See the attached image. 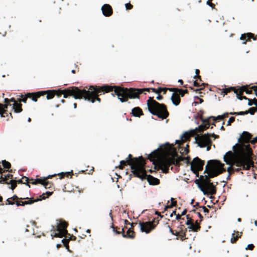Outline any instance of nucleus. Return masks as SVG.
I'll return each instance as SVG.
<instances>
[{
	"instance_id": "3",
	"label": "nucleus",
	"mask_w": 257,
	"mask_h": 257,
	"mask_svg": "<svg viewBox=\"0 0 257 257\" xmlns=\"http://www.w3.org/2000/svg\"><path fill=\"white\" fill-rule=\"evenodd\" d=\"M246 153L235 154L231 151L227 152L224 155V161L230 166L228 167L227 171L228 173L227 179H229L230 176L234 172H239L242 170H248L250 169L252 162L251 160L252 150L249 145L246 147Z\"/></svg>"
},
{
	"instance_id": "48",
	"label": "nucleus",
	"mask_w": 257,
	"mask_h": 257,
	"mask_svg": "<svg viewBox=\"0 0 257 257\" xmlns=\"http://www.w3.org/2000/svg\"><path fill=\"white\" fill-rule=\"evenodd\" d=\"M165 151L168 152H170V150L172 149V146L170 145L169 143H166L165 145Z\"/></svg>"
},
{
	"instance_id": "4",
	"label": "nucleus",
	"mask_w": 257,
	"mask_h": 257,
	"mask_svg": "<svg viewBox=\"0 0 257 257\" xmlns=\"http://www.w3.org/2000/svg\"><path fill=\"white\" fill-rule=\"evenodd\" d=\"M148 159L153 162L155 169L161 170L163 173L166 174L169 172L171 166L174 165L179 168L181 165V162L185 161L187 158L180 156L176 159L175 157H162L161 150L158 149L151 153Z\"/></svg>"
},
{
	"instance_id": "17",
	"label": "nucleus",
	"mask_w": 257,
	"mask_h": 257,
	"mask_svg": "<svg viewBox=\"0 0 257 257\" xmlns=\"http://www.w3.org/2000/svg\"><path fill=\"white\" fill-rule=\"evenodd\" d=\"M251 138V135L247 132H243L239 139L240 143H248Z\"/></svg>"
},
{
	"instance_id": "30",
	"label": "nucleus",
	"mask_w": 257,
	"mask_h": 257,
	"mask_svg": "<svg viewBox=\"0 0 257 257\" xmlns=\"http://www.w3.org/2000/svg\"><path fill=\"white\" fill-rule=\"evenodd\" d=\"M188 228L192 231L197 232L200 230V224H195L193 222L189 225Z\"/></svg>"
},
{
	"instance_id": "47",
	"label": "nucleus",
	"mask_w": 257,
	"mask_h": 257,
	"mask_svg": "<svg viewBox=\"0 0 257 257\" xmlns=\"http://www.w3.org/2000/svg\"><path fill=\"white\" fill-rule=\"evenodd\" d=\"M12 200L14 202L18 200H24L25 199H28V197L26 198H19L16 195H14L13 197H11Z\"/></svg>"
},
{
	"instance_id": "27",
	"label": "nucleus",
	"mask_w": 257,
	"mask_h": 257,
	"mask_svg": "<svg viewBox=\"0 0 257 257\" xmlns=\"http://www.w3.org/2000/svg\"><path fill=\"white\" fill-rule=\"evenodd\" d=\"M238 90V88L236 89L235 87H229L228 88L222 89L221 94H223V95H226L228 93L233 91L234 93L236 94Z\"/></svg>"
},
{
	"instance_id": "35",
	"label": "nucleus",
	"mask_w": 257,
	"mask_h": 257,
	"mask_svg": "<svg viewBox=\"0 0 257 257\" xmlns=\"http://www.w3.org/2000/svg\"><path fill=\"white\" fill-rule=\"evenodd\" d=\"M2 163L5 169H9L11 167V163L6 160L2 161Z\"/></svg>"
},
{
	"instance_id": "36",
	"label": "nucleus",
	"mask_w": 257,
	"mask_h": 257,
	"mask_svg": "<svg viewBox=\"0 0 257 257\" xmlns=\"http://www.w3.org/2000/svg\"><path fill=\"white\" fill-rule=\"evenodd\" d=\"M44 186L46 189H50L53 186V184L52 182L45 180Z\"/></svg>"
},
{
	"instance_id": "64",
	"label": "nucleus",
	"mask_w": 257,
	"mask_h": 257,
	"mask_svg": "<svg viewBox=\"0 0 257 257\" xmlns=\"http://www.w3.org/2000/svg\"><path fill=\"white\" fill-rule=\"evenodd\" d=\"M250 142L252 144H255V143H256L257 142V137H255V138H254L251 141H250Z\"/></svg>"
},
{
	"instance_id": "56",
	"label": "nucleus",
	"mask_w": 257,
	"mask_h": 257,
	"mask_svg": "<svg viewBox=\"0 0 257 257\" xmlns=\"http://www.w3.org/2000/svg\"><path fill=\"white\" fill-rule=\"evenodd\" d=\"M209 134L210 135L209 138L210 137H212L214 138V139H218V138H219V136L217 135H215L214 133H213L212 134Z\"/></svg>"
},
{
	"instance_id": "58",
	"label": "nucleus",
	"mask_w": 257,
	"mask_h": 257,
	"mask_svg": "<svg viewBox=\"0 0 257 257\" xmlns=\"http://www.w3.org/2000/svg\"><path fill=\"white\" fill-rule=\"evenodd\" d=\"M251 88L253 89V91H254L255 95L257 96V86H252Z\"/></svg>"
},
{
	"instance_id": "23",
	"label": "nucleus",
	"mask_w": 257,
	"mask_h": 257,
	"mask_svg": "<svg viewBox=\"0 0 257 257\" xmlns=\"http://www.w3.org/2000/svg\"><path fill=\"white\" fill-rule=\"evenodd\" d=\"M242 232H239L238 231H234V233L232 234V237L230 241L232 243H234L236 242L239 238H240L242 236Z\"/></svg>"
},
{
	"instance_id": "5",
	"label": "nucleus",
	"mask_w": 257,
	"mask_h": 257,
	"mask_svg": "<svg viewBox=\"0 0 257 257\" xmlns=\"http://www.w3.org/2000/svg\"><path fill=\"white\" fill-rule=\"evenodd\" d=\"M224 164L216 160H211L208 161L205 166L204 173L207 175L201 176L200 180L202 184V186L206 187L211 183L209 178H214L225 172L226 169L224 168Z\"/></svg>"
},
{
	"instance_id": "61",
	"label": "nucleus",
	"mask_w": 257,
	"mask_h": 257,
	"mask_svg": "<svg viewBox=\"0 0 257 257\" xmlns=\"http://www.w3.org/2000/svg\"><path fill=\"white\" fill-rule=\"evenodd\" d=\"M177 93L178 94V95L180 97H183L184 96V92H182V91H178L177 92Z\"/></svg>"
},
{
	"instance_id": "21",
	"label": "nucleus",
	"mask_w": 257,
	"mask_h": 257,
	"mask_svg": "<svg viewBox=\"0 0 257 257\" xmlns=\"http://www.w3.org/2000/svg\"><path fill=\"white\" fill-rule=\"evenodd\" d=\"M45 198V197H43L42 199H34L33 198H28V199H27L28 200L25 201H22L23 200H20L21 205V206H25V205L31 204L34 202H36L39 201H41L42 200L44 199Z\"/></svg>"
},
{
	"instance_id": "42",
	"label": "nucleus",
	"mask_w": 257,
	"mask_h": 257,
	"mask_svg": "<svg viewBox=\"0 0 257 257\" xmlns=\"http://www.w3.org/2000/svg\"><path fill=\"white\" fill-rule=\"evenodd\" d=\"M171 203L170 205H167L166 206V208H172L173 206H176L177 205V201H175L174 199L173 198H171Z\"/></svg>"
},
{
	"instance_id": "2",
	"label": "nucleus",
	"mask_w": 257,
	"mask_h": 257,
	"mask_svg": "<svg viewBox=\"0 0 257 257\" xmlns=\"http://www.w3.org/2000/svg\"><path fill=\"white\" fill-rule=\"evenodd\" d=\"M91 89H93L94 97L99 98V93L104 92L105 93L114 91L112 93L113 96H117L118 99L121 102H126L128 99L139 98L140 94L145 91L150 92V90L157 93V89L154 88H124L118 86H109L107 85L102 86H91Z\"/></svg>"
},
{
	"instance_id": "9",
	"label": "nucleus",
	"mask_w": 257,
	"mask_h": 257,
	"mask_svg": "<svg viewBox=\"0 0 257 257\" xmlns=\"http://www.w3.org/2000/svg\"><path fill=\"white\" fill-rule=\"evenodd\" d=\"M158 223L159 220L157 218H154L152 221H140L139 226L142 232L149 233L155 228Z\"/></svg>"
},
{
	"instance_id": "26",
	"label": "nucleus",
	"mask_w": 257,
	"mask_h": 257,
	"mask_svg": "<svg viewBox=\"0 0 257 257\" xmlns=\"http://www.w3.org/2000/svg\"><path fill=\"white\" fill-rule=\"evenodd\" d=\"M13 109L15 113H20L23 111L22 104L19 102L13 103Z\"/></svg>"
},
{
	"instance_id": "20",
	"label": "nucleus",
	"mask_w": 257,
	"mask_h": 257,
	"mask_svg": "<svg viewBox=\"0 0 257 257\" xmlns=\"http://www.w3.org/2000/svg\"><path fill=\"white\" fill-rule=\"evenodd\" d=\"M8 106L7 104L0 103V116L2 117H8L9 113L8 111Z\"/></svg>"
},
{
	"instance_id": "43",
	"label": "nucleus",
	"mask_w": 257,
	"mask_h": 257,
	"mask_svg": "<svg viewBox=\"0 0 257 257\" xmlns=\"http://www.w3.org/2000/svg\"><path fill=\"white\" fill-rule=\"evenodd\" d=\"M52 193V192H46V193H43L42 195H40L39 199H42L43 197H45V198L44 199H45L46 198L51 195Z\"/></svg>"
},
{
	"instance_id": "25",
	"label": "nucleus",
	"mask_w": 257,
	"mask_h": 257,
	"mask_svg": "<svg viewBox=\"0 0 257 257\" xmlns=\"http://www.w3.org/2000/svg\"><path fill=\"white\" fill-rule=\"evenodd\" d=\"M253 89L250 88H248L247 86H242L241 87H239L238 90V93L240 94L241 93H243V92H245L247 94H251L252 93Z\"/></svg>"
},
{
	"instance_id": "28",
	"label": "nucleus",
	"mask_w": 257,
	"mask_h": 257,
	"mask_svg": "<svg viewBox=\"0 0 257 257\" xmlns=\"http://www.w3.org/2000/svg\"><path fill=\"white\" fill-rule=\"evenodd\" d=\"M45 180H46V178H38L36 179H34L32 178L30 181L32 182H31L32 184L34 185H37L38 184H41L42 185L44 186V184L45 182Z\"/></svg>"
},
{
	"instance_id": "62",
	"label": "nucleus",
	"mask_w": 257,
	"mask_h": 257,
	"mask_svg": "<svg viewBox=\"0 0 257 257\" xmlns=\"http://www.w3.org/2000/svg\"><path fill=\"white\" fill-rule=\"evenodd\" d=\"M179 91L183 92L184 94L188 93V91L187 89L183 90V89H179Z\"/></svg>"
},
{
	"instance_id": "53",
	"label": "nucleus",
	"mask_w": 257,
	"mask_h": 257,
	"mask_svg": "<svg viewBox=\"0 0 257 257\" xmlns=\"http://www.w3.org/2000/svg\"><path fill=\"white\" fill-rule=\"evenodd\" d=\"M125 6L126 9L127 10H131L133 7V5L130 3H127Z\"/></svg>"
},
{
	"instance_id": "11",
	"label": "nucleus",
	"mask_w": 257,
	"mask_h": 257,
	"mask_svg": "<svg viewBox=\"0 0 257 257\" xmlns=\"http://www.w3.org/2000/svg\"><path fill=\"white\" fill-rule=\"evenodd\" d=\"M203 113L204 111L203 110H200L199 112L198 113V114L200 115L199 117L202 121V124L198 126V131L199 132H203L204 131L207 130L209 127L211 123V118L215 120L214 116H210L206 118H204L203 116Z\"/></svg>"
},
{
	"instance_id": "13",
	"label": "nucleus",
	"mask_w": 257,
	"mask_h": 257,
	"mask_svg": "<svg viewBox=\"0 0 257 257\" xmlns=\"http://www.w3.org/2000/svg\"><path fill=\"white\" fill-rule=\"evenodd\" d=\"M111 227L113 229V231L115 232L116 234H119L121 233L123 237L133 239L135 237V232L133 230V228H128L126 233H125L124 228H127L126 226L121 228V231H118L117 229H119V228H117V227H115L113 225H112Z\"/></svg>"
},
{
	"instance_id": "6",
	"label": "nucleus",
	"mask_w": 257,
	"mask_h": 257,
	"mask_svg": "<svg viewBox=\"0 0 257 257\" xmlns=\"http://www.w3.org/2000/svg\"><path fill=\"white\" fill-rule=\"evenodd\" d=\"M145 165L146 162L145 159L142 156H141L139 158H135L132 161L126 160L121 161L118 168L122 170L124 166L130 165L132 172L135 177L143 178V175L141 173L144 172Z\"/></svg>"
},
{
	"instance_id": "50",
	"label": "nucleus",
	"mask_w": 257,
	"mask_h": 257,
	"mask_svg": "<svg viewBox=\"0 0 257 257\" xmlns=\"http://www.w3.org/2000/svg\"><path fill=\"white\" fill-rule=\"evenodd\" d=\"M15 204V202L12 200L11 198H9L7 199L6 200V205H14Z\"/></svg>"
},
{
	"instance_id": "45",
	"label": "nucleus",
	"mask_w": 257,
	"mask_h": 257,
	"mask_svg": "<svg viewBox=\"0 0 257 257\" xmlns=\"http://www.w3.org/2000/svg\"><path fill=\"white\" fill-rule=\"evenodd\" d=\"M257 111V107H251L249 108L248 110H247V112H248V113H250L251 115H253L254 114V113Z\"/></svg>"
},
{
	"instance_id": "39",
	"label": "nucleus",
	"mask_w": 257,
	"mask_h": 257,
	"mask_svg": "<svg viewBox=\"0 0 257 257\" xmlns=\"http://www.w3.org/2000/svg\"><path fill=\"white\" fill-rule=\"evenodd\" d=\"M9 183L11 184V188L14 190L17 187V181L15 180H10Z\"/></svg>"
},
{
	"instance_id": "19",
	"label": "nucleus",
	"mask_w": 257,
	"mask_h": 257,
	"mask_svg": "<svg viewBox=\"0 0 257 257\" xmlns=\"http://www.w3.org/2000/svg\"><path fill=\"white\" fill-rule=\"evenodd\" d=\"M191 135L188 133H185L181 137V140H176V144H178L179 146L183 144L184 142L190 140Z\"/></svg>"
},
{
	"instance_id": "8",
	"label": "nucleus",
	"mask_w": 257,
	"mask_h": 257,
	"mask_svg": "<svg viewBox=\"0 0 257 257\" xmlns=\"http://www.w3.org/2000/svg\"><path fill=\"white\" fill-rule=\"evenodd\" d=\"M210 135L207 133L204 134L201 136H197L195 138L196 141L197 142L198 146L200 148H204L207 147V151H208L211 149L212 145V141L209 138Z\"/></svg>"
},
{
	"instance_id": "18",
	"label": "nucleus",
	"mask_w": 257,
	"mask_h": 257,
	"mask_svg": "<svg viewBox=\"0 0 257 257\" xmlns=\"http://www.w3.org/2000/svg\"><path fill=\"white\" fill-rule=\"evenodd\" d=\"M240 39L241 40H245V41L242 43L243 44H245L246 41H249L250 39L256 40V37H254V35L251 33L242 34Z\"/></svg>"
},
{
	"instance_id": "31",
	"label": "nucleus",
	"mask_w": 257,
	"mask_h": 257,
	"mask_svg": "<svg viewBox=\"0 0 257 257\" xmlns=\"http://www.w3.org/2000/svg\"><path fill=\"white\" fill-rule=\"evenodd\" d=\"M29 179L27 177H23L22 179L19 180L17 181L18 183L25 184L30 187V185L29 184Z\"/></svg>"
},
{
	"instance_id": "33",
	"label": "nucleus",
	"mask_w": 257,
	"mask_h": 257,
	"mask_svg": "<svg viewBox=\"0 0 257 257\" xmlns=\"http://www.w3.org/2000/svg\"><path fill=\"white\" fill-rule=\"evenodd\" d=\"M186 231H187V229L186 228L185 229V230H182L181 233H180L179 237L182 241H183V240L187 239V238L186 237Z\"/></svg>"
},
{
	"instance_id": "57",
	"label": "nucleus",
	"mask_w": 257,
	"mask_h": 257,
	"mask_svg": "<svg viewBox=\"0 0 257 257\" xmlns=\"http://www.w3.org/2000/svg\"><path fill=\"white\" fill-rule=\"evenodd\" d=\"M198 80H197L196 81H194L193 82V85L195 87H199L201 85H200L199 83L198 82Z\"/></svg>"
},
{
	"instance_id": "49",
	"label": "nucleus",
	"mask_w": 257,
	"mask_h": 257,
	"mask_svg": "<svg viewBox=\"0 0 257 257\" xmlns=\"http://www.w3.org/2000/svg\"><path fill=\"white\" fill-rule=\"evenodd\" d=\"M179 88L175 87L168 88V90L171 92H173V93H177V92L179 91Z\"/></svg>"
},
{
	"instance_id": "7",
	"label": "nucleus",
	"mask_w": 257,
	"mask_h": 257,
	"mask_svg": "<svg viewBox=\"0 0 257 257\" xmlns=\"http://www.w3.org/2000/svg\"><path fill=\"white\" fill-rule=\"evenodd\" d=\"M147 106L150 113L162 119H166L169 115L167 106L163 103L158 102L152 97H149Z\"/></svg>"
},
{
	"instance_id": "63",
	"label": "nucleus",
	"mask_w": 257,
	"mask_h": 257,
	"mask_svg": "<svg viewBox=\"0 0 257 257\" xmlns=\"http://www.w3.org/2000/svg\"><path fill=\"white\" fill-rule=\"evenodd\" d=\"M15 204H16L17 206H21L20 200L15 201Z\"/></svg>"
},
{
	"instance_id": "37",
	"label": "nucleus",
	"mask_w": 257,
	"mask_h": 257,
	"mask_svg": "<svg viewBox=\"0 0 257 257\" xmlns=\"http://www.w3.org/2000/svg\"><path fill=\"white\" fill-rule=\"evenodd\" d=\"M230 114L231 115H243L245 114H248V112L246 111H240V112H229Z\"/></svg>"
},
{
	"instance_id": "14",
	"label": "nucleus",
	"mask_w": 257,
	"mask_h": 257,
	"mask_svg": "<svg viewBox=\"0 0 257 257\" xmlns=\"http://www.w3.org/2000/svg\"><path fill=\"white\" fill-rule=\"evenodd\" d=\"M142 174V177L141 178L139 177V178L141 179L142 180L147 179L148 182L149 183L150 185H157L160 184V180L158 178H156L153 176L151 175H147L146 174V171L145 170V168H144V170L143 173Z\"/></svg>"
},
{
	"instance_id": "15",
	"label": "nucleus",
	"mask_w": 257,
	"mask_h": 257,
	"mask_svg": "<svg viewBox=\"0 0 257 257\" xmlns=\"http://www.w3.org/2000/svg\"><path fill=\"white\" fill-rule=\"evenodd\" d=\"M199 188L203 192L204 194L208 193L212 195L215 194L216 193V188L212 183H211L210 185L209 184L206 187L199 185Z\"/></svg>"
},
{
	"instance_id": "16",
	"label": "nucleus",
	"mask_w": 257,
	"mask_h": 257,
	"mask_svg": "<svg viewBox=\"0 0 257 257\" xmlns=\"http://www.w3.org/2000/svg\"><path fill=\"white\" fill-rule=\"evenodd\" d=\"M103 15L105 17H110L113 14L112 8L109 4H104L101 8Z\"/></svg>"
},
{
	"instance_id": "51",
	"label": "nucleus",
	"mask_w": 257,
	"mask_h": 257,
	"mask_svg": "<svg viewBox=\"0 0 257 257\" xmlns=\"http://www.w3.org/2000/svg\"><path fill=\"white\" fill-rule=\"evenodd\" d=\"M235 121V117H231L229 118V120L227 121V125H230L231 123Z\"/></svg>"
},
{
	"instance_id": "54",
	"label": "nucleus",
	"mask_w": 257,
	"mask_h": 257,
	"mask_svg": "<svg viewBox=\"0 0 257 257\" xmlns=\"http://www.w3.org/2000/svg\"><path fill=\"white\" fill-rule=\"evenodd\" d=\"M200 208H201L203 211L205 213H208L209 212V210L205 206H201Z\"/></svg>"
},
{
	"instance_id": "24",
	"label": "nucleus",
	"mask_w": 257,
	"mask_h": 257,
	"mask_svg": "<svg viewBox=\"0 0 257 257\" xmlns=\"http://www.w3.org/2000/svg\"><path fill=\"white\" fill-rule=\"evenodd\" d=\"M171 99L173 104L176 106L178 105L181 101L180 97L177 93H173Z\"/></svg>"
},
{
	"instance_id": "52",
	"label": "nucleus",
	"mask_w": 257,
	"mask_h": 257,
	"mask_svg": "<svg viewBox=\"0 0 257 257\" xmlns=\"http://www.w3.org/2000/svg\"><path fill=\"white\" fill-rule=\"evenodd\" d=\"M254 247V246L253 244H249L246 246V247L245 248V249L246 250L248 249V250H252L253 249Z\"/></svg>"
},
{
	"instance_id": "40",
	"label": "nucleus",
	"mask_w": 257,
	"mask_h": 257,
	"mask_svg": "<svg viewBox=\"0 0 257 257\" xmlns=\"http://www.w3.org/2000/svg\"><path fill=\"white\" fill-rule=\"evenodd\" d=\"M21 98H18V101L21 103L22 102L24 103H26L27 100L29 97H27V93L24 96L22 95Z\"/></svg>"
},
{
	"instance_id": "32",
	"label": "nucleus",
	"mask_w": 257,
	"mask_h": 257,
	"mask_svg": "<svg viewBox=\"0 0 257 257\" xmlns=\"http://www.w3.org/2000/svg\"><path fill=\"white\" fill-rule=\"evenodd\" d=\"M73 172H62L58 174V175L59 176L60 179H63L65 177H68L69 175H72Z\"/></svg>"
},
{
	"instance_id": "44",
	"label": "nucleus",
	"mask_w": 257,
	"mask_h": 257,
	"mask_svg": "<svg viewBox=\"0 0 257 257\" xmlns=\"http://www.w3.org/2000/svg\"><path fill=\"white\" fill-rule=\"evenodd\" d=\"M186 218H187V220L186 222V224H187V225L189 226L190 224L193 223V222H194L193 220L190 217L189 214L186 215Z\"/></svg>"
},
{
	"instance_id": "1",
	"label": "nucleus",
	"mask_w": 257,
	"mask_h": 257,
	"mask_svg": "<svg viewBox=\"0 0 257 257\" xmlns=\"http://www.w3.org/2000/svg\"><path fill=\"white\" fill-rule=\"evenodd\" d=\"M91 86H90L88 90H86L85 88L81 89L77 87L71 86L64 90H48L33 93H27V97L36 102L38 98L45 95H47L46 98L47 99H52L55 95L59 98L62 95H63L64 98L72 96L76 99L83 98L84 100L92 103H94L96 101L100 103L101 99L96 97H94L93 89H91Z\"/></svg>"
},
{
	"instance_id": "41",
	"label": "nucleus",
	"mask_w": 257,
	"mask_h": 257,
	"mask_svg": "<svg viewBox=\"0 0 257 257\" xmlns=\"http://www.w3.org/2000/svg\"><path fill=\"white\" fill-rule=\"evenodd\" d=\"M239 93H238V91H237V93L236 94L237 98L239 100H242V99H245L247 100L249 99L248 98L246 97L245 96H242L243 94V93H241L240 94H239Z\"/></svg>"
},
{
	"instance_id": "38",
	"label": "nucleus",
	"mask_w": 257,
	"mask_h": 257,
	"mask_svg": "<svg viewBox=\"0 0 257 257\" xmlns=\"http://www.w3.org/2000/svg\"><path fill=\"white\" fill-rule=\"evenodd\" d=\"M253 104L256 105L257 107V99L255 98L253 99H248V105L251 106Z\"/></svg>"
},
{
	"instance_id": "10",
	"label": "nucleus",
	"mask_w": 257,
	"mask_h": 257,
	"mask_svg": "<svg viewBox=\"0 0 257 257\" xmlns=\"http://www.w3.org/2000/svg\"><path fill=\"white\" fill-rule=\"evenodd\" d=\"M68 225V224L66 221H60V222L58 224L56 229L58 232L55 233L54 235L51 234L52 238L54 237L62 238L64 236H66L67 234L70 235V234L68 233V231L66 229Z\"/></svg>"
},
{
	"instance_id": "59",
	"label": "nucleus",
	"mask_w": 257,
	"mask_h": 257,
	"mask_svg": "<svg viewBox=\"0 0 257 257\" xmlns=\"http://www.w3.org/2000/svg\"><path fill=\"white\" fill-rule=\"evenodd\" d=\"M161 92H162V88L159 87L157 89V94H160Z\"/></svg>"
},
{
	"instance_id": "55",
	"label": "nucleus",
	"mask_w": 257,
	"mask_h": 257,
	"mask_svg": "<svg viewBox=\"0 0 257 257\" xmlns=\"http://www.w3.org/2000/svg\"><path fill=\"white\" fill-rule=\"evenodd\" d=\"M187 159L185 160V163L187 164H190L191 162H190V158L189 157H187Z\"/></svg>"
},
{
	"instance_id": "29",
	"label": "nucleus",
	"mask_w": 257,
	"mask_h": 257,
	"mask_svg": "<svg viewBox=\"0 0 257 257\" xmlns=\"http://www.w3.org/2000/svg\"><path fill=\"white\" fill-rule=\"evenodd\" d=\"M17 102H19L18 99H17V100H16L14 98H11L10 99L6 98L4 99L5 103L4 104H7V106L8 107V106L12 105V104H11V102H13V103H16Z\"/></svg>"
},
{
	"instance_id": "60",
	"label": "nucleus",
	"mask_w": 257,
	"mask_h": 257,
	"mask_svg": "<svg viewBox=\"0 0 257 257\" xmlns=\"http://www.w3.org/2000/svg\"><path fill=\"white\" fill-rule=\"evenodd\" d=\"M134 158H133V156L131 154H129L127 158L126 159V160H133Z\"/></svg>"
},
{
	"instance_id": "34",
	"label": "nucleus",
	"mask_w": 257,
	"mask_h": 257,
	"mask_svg": "<svg viewBox=\"0 0 257 257\" xmlns=\"http://www.w3.org/2000/svg\"><path fill=\"white\" fill-rule=\"evenodd\" d=\"M214 120L212 118L211 119V124H212V125H215V122L216 121H219V120H223L224 119V116H222V115H218L216 117H214Z\"/></svg>"
},
{
	"instance_id": "12",
	"label": "nucleus",
	"mask_w": 257,
	"mask_h": 257,
	"mask_svg": "<svg viewBox=\"0 0 257 257\" xmlns=\"http://www.w3.org/2000/svg\"><path fill=\"white\" fill-rule=\"evenodd\" d=\"M204 163V161L201 160L198 157L194 158L191 163V171L194 174L198 175V172L203 170Z\"/></svg>"
},
{
	"instance_id": "46",
	"label": "nucleus",
	"mask_w": 257,
	"mask_h": 257,
	"mask_svg": "<svg viewBox=\"0 0 257 257\" xmlns=\"http://www.w3.org/2000/svg\"><path fill=\"white\" fill-rule=\"evenodd\" d=\"M62 242H63L64 245L67 248H69V239H66L64 238L62 240Z\"/></svg>"
},
{
	"instance_id": "22",
	"label": "nucleus",
	"mask_w": 257,
	"mask_h": 257,
	"mask_svg": "<svg viewBox=\"0 0 257 257\" xmlns=\"http://www.w3.org/2000/svg\"><path fill=\"white\" fill-rule=\"evenodd\" d=\"M131 113L134 116L140 117L141 115H144L142 109L139 107H136L134 108Z\"/></svg>"
}]
</instances>
